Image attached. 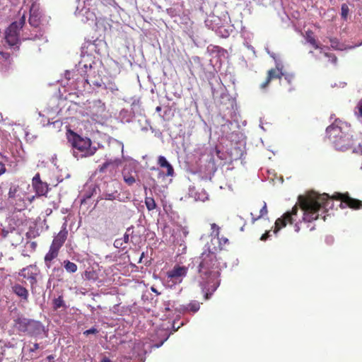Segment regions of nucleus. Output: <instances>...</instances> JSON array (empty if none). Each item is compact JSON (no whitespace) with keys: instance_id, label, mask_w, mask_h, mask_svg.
I'll return each instance as SVG.
<instances>
[{"instance_id":"473e14b6","label":"nucleus","mask_w":362,"mask_h":362,"mask_svg":"<svg viewBox=\"0 0 362 362\" xmlns=\"http://www.w3.org/2000/svg\"><path fill=\"white\" fill-rule=\"evenodd\" d=\"M85 277L86 279H93V280H95V273L94 272H87L86 271L85 272Z\"/></svg>"},{"instance_id":"a18cd8bd","label":"nucleus","mask_w":362,"mask_h":362,"mask_svg":"<svg viewBox=\"0 0 362 362\" xmlns=\"http://www.w3.org/2000/svg\"><path fill=\"white\" fill-rule=\"evenodd\" d=\"M35 199V196H32L31 197H28V199L30 203H31Z\"/></svg>"},{"instance_id":"e433bc0d","label":"nucleus","mask_w":362,"mask_h":362,"mask_svg":"<svg viewBox=\"0 0 362 362\" xmlns=\"http://www.w3.org/2000/svg\"><path fill=\"white\" fill-rule=\"evenodd\" d=\"M6 172V168L5 165L2 162H0V176L4 174Z\"/></svg>"},{"instance_id":"2f4dec72","label":"nucleus","mask_w":362,"mask_h":362,"mask_svg":"<svg viewBox=\"0 0 362 362\" xmlns=\"http://www.w3.org/2000/svg\"><path fill=\"white\" fill-rule=\"evenodd\" d=\"M98 333V330L96 328H95V327H92V328H90L89 329H87V330L83 332V334L85 336H88L90 334H96Z\"/></svg>"},{"instance_id":"c85d7f7f","label":"nucleus","mask_w":362,"mask_h":362,"mask_svg":"<svg viewBox=\"0 0 362 362\" xmlns=\"http://www.w3.org/2000/svg\"><path fill=\"white\" fill-rule=\"evenodd\" d=\"M217 33L223 37H227L229 36V32L223 27L218 28Z\"/></svg>"},{"instance_id":"79ce46f5","label":"nucleus","mask_w":362,"mask_h":362,"mask_svg":"<svg viewBox=\"0 0 362 362\" xmlns=\"http://www.w3.org/2000/svg\"><path fill=\"white\" fill-rule=\"evenodd\" d=\"M100 362H111L110 359L105 356L102 358Z\"/></svg>"},{"instance_id":"f3484780","label":"nucleus","mask_w":362,"mask_h":362,"mask_svg":"<svg viewBox=\"0 0 362 362\" xmlns=\"http://www.w3.org/2000/svg\"><path fill=\"white\" fill-rule=\"evenodd\" d=\"M267 213L268 211L267 204L265 202H262L260 206L259 213L258 215H255L253 212H251L250 215L252 216V223H255L256 221L267 215Z\"/></svg>"},{"instance_id":"20e7f679","label":"nucleus","mask_w":362,"mask_h":362,"mask_svg":"<svg viewBox=\"0 0 362 362\" xmlns=\"http://www.w3.org/2000/svg\"><path fill=\"white\" fill-rule=\"evenodd\" d=\"M68 141L72 147L78 150L86 156H92L95 152V148H92L91 141L88 137H82L76 133L69 131Z\"/></svg>"},{"instance_id":"a211bd4d","label":"nucleus","mask_w":362,"mask_h":362,"mask_svg":"<svg viewBox=\"0 0 362 362\" xmlns=\"http://www.w3.org/2000/svg\"><path fill=\"white\" fill-rule=\"evenodd\" d=\"M305 38L306 41L310 43L315 49H319L320 46L316 40L314 33L312 30H308L305 32Z\"/></svg>"},{"instance_id":"423d86ee","label":"nucleus","mask_w":362,"mask_h":362,"mask_svg":"<svg viewBox=\"0 0 362 362\" xmlns=\"http://www.w3.org/2000/svg\"><path fill=\"white\" fill-rule=\"evenodd\" d=\"M326 133L329 139L336 145L341 144V143L345 141L348 137L347 132L343 131V127L339 126L337 123L327 127Z\"/></svg>"},{"instance_id":"dca6fc26","label":"nucleus","mask_w":362,"mask_h":362,"mask_svg":"<svg viewBox=\"0 0 362 362\" xmlns=\"http://www.w3.org/2000/svg\"><path fill=\"white\" fill-rule=\"evenodd\" d=\"M158 163L161 168H165L167 169L166 175L167 176H173L174 174V169L171 164L167 160V159L163 156H160L158 159Z\"/></svg>"},{"instance_id":"6ab92c4d","label":"nucleus","mask_w":362,"mask_h":362,"mask_svg":"<svg viewBox=\"0 0 362 362\" xmlns=\"http://www.w3.org/2000/svg\"><path fill=\"white\" fill-rule=\"evenodd\" d=\"M64 272L61 267H54L52 269L50 278L57 279V281H62L64 277Z\"/></svg>"},{"instance_id":"bb28decb","label":"nucleus","mask_w":362,"mask_h":362,"mask_svg":"<svg viewBox=\"0 0 362 362\" xmlns=\"http://www.w3.org/2000/svg\"><path fill=\"white\" fill-rule=\"evenodd\" d=\"M125 244L123 243L122 241V238H118V239H116L114 242V246L116 247V248H119V249H122V250H124L126 248V246L124 245Z\"/></svg>"},{"instance_id":"39448f33","label":"nucleus","mask_w":362,"mask_h":362,"mask_svg":"<svg viewBox=\"0 0 362 362\" xmlns=\"http://www.w3.org/2000/svg\"><path fill=\"white\" fill-rule=\"evenodd\" d=\"M25 23L23 17L19 21L13 22L6 30L5 40L10 46H14L20 42V30Z\"/></svg>"},{"instance_id":"cd10ccee","label":"nucleus","mask_w":362,"mask_h":362,"mask_svg":"<svg viewBox=\"0 0 362 362\" xmlns=\"http://www.w3.org/2000/svg\"><path fill=\"white\" fill-rule=\"evenodd\" d=\"M325 56L329 59V62L333 64H336L337 62V57L332 53L325 52Z\"/></svg>"},{"instance_id":"c756f323","label":"nucleus","mask_w":362,"mask_h":362,"mask_svg":"<svg viewBox=\"0 0 362 362\" xmlns=\"http://www.w3.org/2000/svg\"><path fill=\"white\" fill-rule=\"evenodd\" d=\"M104 196L105 199L112 201L115 200L119 196V194H117V192H115L113 193H107Z\"/></svg>"},{"instance_id":"3c124183","label":"nucleus","mask_w":362,"mask_h":362,"mask_svg":"<svg viewBox=\"0 0 362 362\" xmlns=\"http://www.w3.org/2000/svg\"><path fill=\"white\" fill-rule=\"evenodd\" d=\"M144 256V253L142 252L141 255V258H140V260L143 258V257Z\"/></svg>"},{"instance_id":"7ed1b4c3","label":"nucleus","mask_w":362,"mask_h":362,"mask_svg":"<svg viewBox=\"0 0 362 362\" xmlns=\"http://www.w3.org/2000/svg\"><path fill=\"white\" fill-rule=\"evenodd\" d=\"M13 327L19 332L26 333L30 337H37L45 332L40 322L23 316H18L13 320Z\"/></svg>"},{"instance_id":"aec40b11","label":"nucleus","mask_w":362,"mask_h":362,"mask_svg":"<svg viewBox=\"0 0 362 362\" xmlns=\"http://www.w3.org/2000/svg\"><path fill=\"white\" fill-rule=\"evenodd\" d=\"M62 264L68 273H75L78 269L77 265L68 259L64 260Z\"/></svg>"},{"instance_id":"f257e3e1","label":"nucleus","mask_w":362,"mask_h":362,"mask_svg":"<svg viewBox=\"0 0 362 362\" xmlns=\"http://www.w3.org/2000/svg\"><path fill=\"white\" fill-rule=\"evenodd\" d=\"M333 199L341 201V206L343 204H345L353 209L362 208V201L350 197L348 193L335 192L332 197L325 193L322 194L312 193L306 196L300 195L298 197L297 204L293 206L291 211H287L282 217L276 220L274 233L285 227L287 223H293V216L297 215L298 207L303 211V221L304 222H312L319 218L320 212L324 214L327 207H332L329 204Z\"/></svg>"},{"instance_id":"b1692460","label":"nucleus","mask_w":362,"mask_h":362,"mask_svg":"<svg viewBox=\"0 0 362 362\" xmlns=\"http://www.w3.org/2000/svg\"><path fill=\"white\" fill-rule=\"evenodd\" d=\"M134 233V227L131 226L127 228V230L123 236L122 241L124 244L128 243L129 242V236L132 235Z\"/></svg>"},{"instance_id":"f8f14e48","label":"nucleus","mask_w":362,"mask_h":362,"mask_svg":"<svg viewBox=\"0 0 362 362\" xmlns=\"http://www.w3.org/2000/svg\"><path fill=\"white\" fill-rule=\"evenodd\" d=\"M188 268L185 266L175 265L173 269L168 272V277L170 279H178L185 276L187 274Z\"/></svg>"},{"instance_id":"09e8293b","label":"nucleus","mask_w":362,"mask_h":362,"mask_svg":"<svg viewBox=\"0 0 362 362\" xmlns=\"http://www.w3.org/2000/svg\"><path fill=\"white\" fill-rule=\"evenodd\" d=\"M245 223H244L243 226H241V228H240V230H241V231H243V230H244V227H245Z\"/></svg>"},{"instance_id":"c03bdc74","label":"nucleus","mask_w":362,"mask_h":362,"mask_svg":"<svg viewBox=\"0 0 362 362\" xmlns=\"http://www.w3.org/2000/svg\"><path fill=\"white\" fill-rule=\"evenodd\" d=\"M300 230V227L298 223L295 225V231L298 232Z\"/></svg>"},{"instance_id":"2eb2a0df","label":"nucleus","mask_w":362,"mask_h":362,"mask_svg":"<svg viewBox=\"0 0 362 362\" xmlns=\"http://www.w3.org/2000/svg\"><path fill=\"white\" fill-rule=\"evenodd\" d=\"M12 290L13 293L18 297L21 298L22 300L25 302L28 301L29 293L28 289L24 286H21V284H15L12 287Z\"/></svg>"},{"instance_id":"49530a36","label":"nucleus","mask_w":362,"mask_h":362,"mask_svg":"<svg viewBox=\"0 0 362 362\" xmlns=\"http://www.w3.org/2000/svg\"><path fill=\"white\" fill-rule=\"evenodd\" d=\"M156 112H160L161 110V107L160 106L156 107Z\"/></svg>"},{"instance_id":"37998d69","label":"nucleus","mask_w":362,"mask_h":362,"mask_svg":"<svg viewBox=\"0 0 362 362\" xmlns=\"http://www.w3.org/2000/svg\"><path fill=\"white\" fill-rule=\"evenodd\" d=\"M54 358V356L53 355H49L47 357V359L49 361H52L53 359Z\"/></svg>"},{"instance_id":"5701e85b","label":"nucleus","mask_w":362,"mask_h":362,"mask_svg":"<svg viewBox=\"0 0 362 362\" xmlns=\"http://www.w3.org/2000/svg\"><path fill=\"white\" fill-rule=\"evenodd\" d=\"M11 55L8 52H0V64L4 65L10 63Z\"/></svg>"},{"instance_id":"ddd939ff","label":"nucleus","mask_w":362,"mask_h":362,"mask_svg":"<svg viewBox=\"0 0 362 362\" xmlns=\"http://www.w3.org/2000/svg\"><path fill=\"white\" fill-rule=\"evenodd\" d=\"M59 253V250L50 246L48 252L45 255L44 261L45 267L50 269L52 265V262L56 259Z\"/></svg>"},{"instance_id":"1a4fd4ad","label":"nucleus","mask_w":362,"mask_h":362,"mask_svg":"<svg viewBox=\"0 0 362 362\" xmlns=\"http://www.w3.org/2000/svg\"><path fill=\"white\" fill-rule=\"evenodd\" d=\"M32 186L35 192L36 196L37 197L47 196V194L49 190V185L41 180L39 173L35 174L33 177Z\"/></svg>"},{"instance_id":"c9c22d12","label":"nucleus","mask_w":362,"mask_h":362,"mask_svg":"<svg viewBox=\"0 0 362 362\" xmlns=\"http://www.w3.org/2000/svg\"><path fill=\"white\" fill-rule=\"evenodd\" d=\"M40 348L39 344L34 343L33 346L29 349V353H33L35 351H37Z\"/></svg>"},{"instance_id":"de8ad7c7","label":"nucleus","mask_w":362,"mask_h":362,"mask_svg":"<svg viewBox=\"0 0 362 362\" xmlns=\"http://www.w3.org/2000/svg\"><path fill=\"white\" fill-rule=\"evenodd\" d=\"M151 291L154 293H156L157 294H158V291H156V288H154L153 287L151 288Z\"/></svg>"},{"instance_id":"7c9ffc66","label":"nucleus","mask_w":362,"mask_h":362,"mask_svg":"<svg viewBox=\"0 0 362 362\" xmlns=\"http://www.w3.org/2000/svg\"><path fill=\"white\" fill-rule=\"evenodd\" d=\"M283 77H284V79L287 81L288 84H291L292 81L294 79V76L293 74H287L285 72Z\"/></svg>"},{"instance_id":"9d476101","label":"nucleus","mask_w":362,"mask_h":362,"mask_svg":"<svg viewBox=\"0 0 362 362\" xmlns=\"http://www.w3.org/2000/svg\"><path fill=\"white\" fill-rule=\"evenodd\" d=\"M200 308V303L197 300H192L187 305H179L176 310L182 314L195 313Z\"/></svg>"},{"instance_id":"4468645a","label":"nucleus","mask_w":362,"mask_h":362,"mask_svg":"<svg viewBox=\"0 0 362 362\" xmlns=\"http://www.w3.org/2000/svg\"><path fill=\"white\" fill-rule=\"evenodd\" d=\"M67 238V231L61 230L53 239L52 243L50 246L60 250V248L63 246Z\"/></svg>"},{"instance_id":"8fccbe9b","label":"nucleus","mask_w":362,"mask_h":362,"mask_svg":"<svg viewBox=\"0 0 362 362\" xmlns=\"http://www.w3.org/2000/svg\"><path fill=\"white\" fill-rule=\"evenodd\" d=\"M144 192H145V193L146 194L147 187H146V186H144Z\"/></svg>"},{"instance_id":"4be33fe9","label":"nucleus","mask_w":362,"mask_h":362,"mask_svg":"<svg viewBox=\"0 0 362 362\" xmlns=\"http://www.w3.org/2000/svg\"><path fill=\"white\" fill-rule=\"evenodd\" d=\"M65 303L62 296H59L53 300V308L57 310L62 307H64Z\"/></svg>"},{"instance_id":"603ef678","label":"nucleus","mask_w":362,"mask_h":362,"mask_svg":"<svg viewBox=\"0 0 362 362\" xmlns=\"http://www.w3.org/2000/svg\"><path fill=\"white\" fill-rule=\"evenodd\" d=\"M29 21H30V24H33V23H32V18H30Z\"/></svg>"},{"instance_id":"9b49d317","label":"nucleus","mask_w":362,"mask_h":362,"mask_svg":"<svg viewBox=\"0 0 362 362\" xmlns=\"http://www.w3.org/2000/svg\"><path fill=\"white\" fill-rule=\"evenodd\" d=\"M122 163L119 158L110 159L106 160L103 165H100L98 168V171L100 173H104L107 170L110 171L115 170V169Z\"/></svg>"},{"instance_id":"6e6552de","label":"nucleus","mask_w":362,"mask_h":362,"mask_svg":"<svg viewBox=\"0 0 362 362\" xmlns=\"http://www.w3.org/2000/svg\"><path fill=\"white\" fill-rule=\"evenodd\" d=\"M283 68L284 66L281 64L277 63L275 68L269 69L267 71V76L265 81L260 84V88L265 89L269 86L272 80L281 79L284 75Z\"/></svg>"},{"instance_id":"0eeeda50","label":"nucleus","mask_w":362,"mask_h":362,"mask_svg":"<svg viewBox=\"0 0 362 362\" xmlns=\"http://www.w3.org/2000/svg\"><path fill=\"white\" fill-rule=\"evenodd\" d=\"M40 273V269L35 264H30L22 269L19 275L23 279H27L32 288L35 287L37 283V276Z\"/></svg>"},{"instance_id":"f704fd0d","label":"nucleus","mask_w":362,"mask_h":362,"mask_svg":"<svg viewBox=\"0 0 362 362\" xmlns=\"http://www.w3.org/2000/svg\"><path fill=\"white\" fill-rule=\"evenodd\" d=\"M211 229L213 230V232L216 233V235H218L220 228L218 226H217L216 223H212L211 225Z\"/></svg>"},{"instance_id":"393cba45","label":"nucleus","mask_w":362,"mask_h":362,"mask_svg":"<svg viewBox=\"0 0 362 362\" xmlns=\"http://www.w3.org/2000/svg\"><path fill=\"white\" fill-rule=\"evenodd\" d=\"M341 16L344 20H346L349 12V8L347 4H343L341 8Z\"/></svg>"},{"instance_id":"4c0bfd02","label":"nucleus","mask_w":362,"mask_h":362,"mask_svg":"<svg viewBox=\"0 0 362 362\" xmlns=\"http://www.w3.org/2000/svg\"><path fill=\"white\" fill-rule=\"evenodd\" d=\"M219 243L221 245H222V244L226 245L228 243V240L226 238H221L219 239Z\"/></svg>"},{"instance_id":"72a5a7b5","label":"nucleus","mask_w":362,"mask_h":362,"mask_svg":"<svg viewBox=\"0 0 362 362\" xmlns=\"http://www.w3.org/2000/svg\"><path fill=\"white\" fill-rule=\"evenodd\" d=\"M16 192H17V187H11L10 189H9V192H8V197L9 198H14Z\"/></svg>"},{"instance_id":"f03ea898","label":"nucleus","mask_w":362,"mask_h":362,"mask_svg":"<svg viewBox=\"0 0 362 362\" xmlns=\"http://www.w3.org/2000/svg\"><path fill=\"white\" fill-rule=\"evenodd\" d=\"M194 263L197 265L200 278L199 286L204 299L209 300L221 284V263L216 254L209 247L194 259Z\"/></svg>"},{"instance_id":"58836bf2","label":"nucleus","mask_w":362,"mask_h":362,"mask_svg":"<svg viewBox=\"0 0 362 362\" xmlns=\"http://www.w3.org/2000/svg\"><path fill=\"white\" fill-rule=\"evenodd\" d=\"M37 246V244L36 242H31L30 243V247L33 250H35Z\"/></svg>"},{"instance_id":"a19ab883","label":"nucleus","mask_w":362,"mask_h":362,"mask_svg":"<svg viewBox=\"0 0 362 362\" xmlns=\"http://www.w3.org/2000/svg\"><path fill=\"white\" fill-rule=\"evenodd\" d=\"M358 110L361 116L362 117V101L358 104Z\"/></svg>"},{"instance_id":"412c9836","label":"nucleus","mask_w":362,"mask_h":362,"mask_svg":"<svg viewBox=\"0 0 362 362\" xmlns=\"http://www.w3.org/2000/svg\"><path fill=\"white\" fill-rule=\"evenodd\" d=\"M145 204L148 211H153L157 207L155 199L151 197H145Z\"/></svg>"},{"instance_id":"a878e982","label":"nucleus","mask_w":362,"mask_h":362,"mask_svg":"<svg viewBox=\"0 0 362 362\" xmlns=\"http://www.w3.org/2000/svg\"><path fill=\"white\" fill-rule=\"evenodd\" d=\"M123 178H124V182L129 186L132 185L136 182V180H135L134 177L132 176V175H129V174H128V175L123 174Z\"/></svg>"},{"instance_id":"ea45409f","label":"nucleus","mask_w":362,"mask_h":362,"mask_svg":"<svg viewBox=\"0 0 362 362\" xmlns=\"http://www.w3.org/2000/svg\"><path fill=\"white\" fill-rule=\"evenodd\" d=\"M268 237H269V232H267V233H264V234L262 235V237H261L260 240H266L267 239V238H268Z\"/></svg>"}]
</instances>
